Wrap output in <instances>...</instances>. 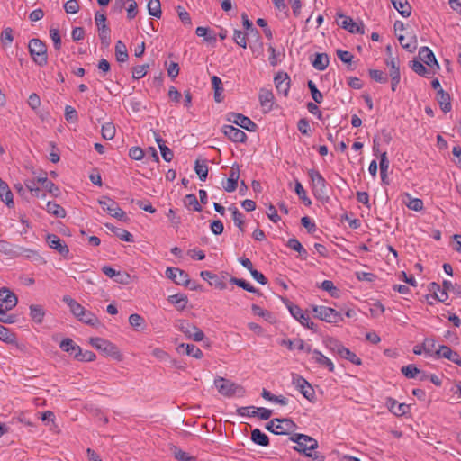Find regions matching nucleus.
I'll return each mask as SVG.
<instances>
[{
    "instance_id": "46",
    "label": "nucleus",
    "mask_w": 461,
    "mask_h": 461,
    "mask_svg": "<svg viewBox=\"0 0 461 461\" xmlns=\"http://www.w3.org/2000/svg\"><path fill=\"white\" fill-rule=\"evenodd\" d=\"M180 348H185V353L186 355L188 356H192L197 359H200L203 357V354L202 352V350L194 346V344H181L179 345V347L177 348V350L179 351Z\"/></svg>"
},
{
    "instance_id": "10",
    "label": "nucleus",
    "mask_w": 461,
    "mask_h": 461,
    "mask_svg": "<svg viewBox=\"0 0 461 461\" xmlns=\"http://www.w3.org/2000/svg\"><path fill=\"white\" fill-rule=\"evenodd\" d=\"M284 303L294 319H296L303 326L316 331V325L310 321L309 315L304 313L298 305L294 304L288 299L284 300Z\"/></svg>"
},
{
    "instance_id": "12",
    "label": "nucleus",
    "mask_w": 461,
    "mask_h": 461,
    "mask_svg": "<svg viewBox=\"0 0 461 461\" xmlns=\"http://www.w3.org/2000/svg\"><path fill=\"white\" fill-rule=\"evenodd\" d=\"M166 276L178 285L189 286L191 284L188 274L177 267H167Z\"/></svg>"
},
{
    "instance_id": "48",
    "label": "nucleus",
    "mask_w": 461,
    "mask_h": 461,
    "mask_svg": "<svg viewBox=\"0 0 461 461\" xmlns=\"http://www.w3.org/2000/svg\"><path fill=\"white\" fill-rule=\"evenodd\" d=\"M230 282L233 285H238L239 287L243 288L244 290H246L249 293H255L258 294H261L259 290L256 289L254 286H252L249 283H248L244 279H240L237 277H230Z\"/></svg>"
},
{
    "instance_id": "20",
    "label": "nucleus",
    "mask_w": 461,
    "mask_h": 461,
    "mask_svg": "<svg viewBox=\"0 0 461 461\" xmlns=\"http://www.w3.org/2000/svg\"><path fill=\"white\" fill-rule=\"evenodd\" d=\"M239 178L240 167L238 165H233L231 167L229 178L227 179V183L223 185L225 191L229 193L235 191L237 189Z\"/></svg>"
},
{
    "instance_id": "17",
    "label": "nucleus",
    "mask_w": 461,
    "mask_h": 461,
    "mask_svg": "<svg viewBox=\"0 0 461 461\" xmlns=\"http://www.w3.org/2000/svg\"><path fill=\"white\" fill-rule=\"evenodd\" d=\"M434 355L438 357L448 359L461 366L460 355L456 351L452 350L448 346H440L439 348L434 352Z\"/></svg>"
},
{
    "instance_id": "64",
    "label": "nucleus",
    "mask_w": 461,
    "mask_h": 461,
    "mask_svg": "<svg viewBox=\"0 0 461 461\" xmlns=\"http://www.w3.org/2000/svg\"><path fill=\"white\" fill-rule=\"evenodd\" d=\"M174 456L178 461H196V457L189 456L186 452L174 447Z\"/></svg>"
},
{
    "instance_id": "23",
    "label": "nucleus",
    "mask_w": 461,
    "mask_h": 461,
    "mask_svg": "<svg viewBox=\"0 0 461 461\" xmlns=\"http://www.w3.org/2000/svg\"><path fill=\"white\" fill-rule=\"evenodd\" d=\"M437 100L440 106V109L445 113H448L452 109L450 95L445 92L443 89L438 90Z\"/></svg>"
},
{
    "instance_id": "58",
    "label": "nucleus",
    "mask_w": 461,
    "mask_h": 461,
    "mask_svg": "<svg viewBox=\"0 0 461 461\" xmlns=\"http://www.w3.org/2000/svg\"><path fill=\"white\" fill-rule=\"evenodd\" d=\"M230 210L232 212V220L235 225L241 232H244V215L236 207H230Z\"/></svg>"
},
{
    "instance_id": "9",
    "label": "nucleus",
    "mask_w": 461,
    "mask_h": 461,
    "mask_svg": "<svg viewBox=\"0 0 461 461\" xmlns=\"http://www.w3.org/2000/svg\"><path fill=\"white\" fill-rule=\"evenodd\" d=\"M312 311L316 318L330 323H338L343 321L341 313L330 307L313 306Z\"/></svg>"
},
{
    "instance_id": "11",
    "label": "nucleus",
    "mask_w": 461,
    "mask_h": 461,
    "mask_svg": "<svg viewBox=\"0 0 461 461\" xmlns=\"http://www.w3.org/2000/svg\"><path fill=\"white\" fill-rule=\"evenodd\" d=\"M293 384L310 402L315 399V391L308 381L299 375H293Z\"/></svg>"
},
{
    "instance_id": "29",
    "label": "nucleus",
    "mask_w": 461,
    "mask_h": 461,
    "mask_svg": "<svg viewBox=\"0 0 461 461\" xmlns=\"http://www.w3.org/2000/svg\"><path fill=\"white\" fill-rule=\"evenodd\" d=\"M63 302L69 307L70 312L77 319L84 312L85 308L69 295H65Z\"/></svg>"
},
{
    "instance_id": "8",
    "label": "nucleus",
    "mask_w": 461,
    "mask_h": 461,
    "mask_svg": "<svg viewBox=\"0 0 461 461\" xmlns=\"http://www.w3.org/2000/svg\"><path fill=\"white\" fill-rule=\"evenodd\" d=\"M176 327L183 332L187 339H193L194 341L199 342L204 339L203 331L188 321H179Z\"/></svg>"
},
{
    "instance_id": "40",
    "label": "nucleus",
    "mask_w": 461,
    "mask_h": 461,
    "mask_svg": "<svg viewBox=\"0 0 461 461\" xmlns=\"http://www.w3.org/2000/svg\"><path fill=\"white\" fill-rule=\"evenodd\" d=\"M251 440L259 446L267 447L269 445L268 437L263 433L259 429H255L251 431Z\"/></svg>"
},
{
    "instance_id": "57",
    "label": "nucleus",
    "mask_w": 461,
    "mask_h": 461,
    "mask_svg": "<svg viewBox=\"0 0 461 461\" xmlns=\"http://www.w3.org/2000/svg\"><path fill=\"white\" fill-rule=\"evenodd\" d=\"M339 357L350 361L352 364L357 366H360L362 364L361 359L346 347L344 349H342V351H340Z\"/></svg>"
},
{
    "instance_id": "47",
    "label": "nucleus",
    "mask_w": 461,
    "mask_h": 461,
    "mask_svg": "<svg viewBox=\"0 0 461 461\" xmlns=\"http://www.w3.org/2000/svg\"><path fill=\"white\" fill-rule=\"evenodd\" d=\"M212 87L214 89V99H215V101L217 103L221 102V100H222L221 93L223 92L221 79L219 77H217V76H213L212 77Z\"/></svg>"
},
{
    "instance_id": "38",
    "label": "nucleus",
    "mask_w": 461,
    "mask_h": 461,
    "mask_svg": "<svg viewBox=\"0 0 461 461\" xmlns=\"http://www.w3.org/2000/svg\"><path fill=\"white\" fill-rule=\"evenodd\" d=\"M393 7L403 16L409 17L411 14V7L407 0H391Z\"/></svg>"
},
{
    "instance_id": "55",
    "label": "nucleus",
    "mask_w": 461,
    "mask_h": 461,
    "mask_svg": "<svg viewBox=\"0 0 461 461\" xmlns=\"http://www.w3.org/2000/svg\"><path fill=\"white\" fill-rule=\"evenodd\" d=\"M194 170H195V173L198 175L200 180L205 181V179L207 178V175H208V166L206 164V161L203 160V161L200 162V160L197 159L195 161Z\"/></svg>"
},
{
    "instance_id": "7",
    "label": "nucleus",
    "mask_w": 461,
    "mask_h": 461,
    "mask_svg": "<svg viewBox=\"0 0 461 461\" xmlns=\"http://www.w3.org/2000/svg\"><path fill=\"white\" fill-rule=\"evenodd\" d=\"M308 176L312 181L313 194L316 198L323 199L327 195V183L318 170H308Z\"/></svg>"
},
{
    "instance_id": "50",
    "label": "nucleus",
    "mask_w": 461,
    "mask_h": 461,
    "mask_svg": "<svg viewBox=\"0 0 461 461\" xmlns=\"http://www.w3.org/2000/svg\"><path fill=\"white\" fill-rule=\"evenodd\" d=\"M149 14L156 18H160L162 15L160 0H149L148 3Z\"/></svg>"
},
{
    "instance_id": "37",
    "label": "nucleus",
    "mask_w": 461,
    "mask_h": 461,
    "mask_svg": "<svg viewBox=\"0 0 461 461\" xmlns=\"http://www.w3.org/2000/svg\"><path fill=\"white\" fill-rule=\"evenodd\" d=\"M77 320L92 327H97L100 324V321L96 315L86 309L84 310V312L79 316Z\"/></svg>"
},
{
    "instance_id": "43",
    "label": "nucleus",
    "mask_w": 461,
    "mask_h": 461,
    "mask_svg": "<svg viewBox=\"0 0 461 461\" xmlns=\"http://www.w3.org/2000/svg\"><path fill=\"white\" fill-rule=\"evenodd\" d=\"M129 323L137 331L144 330L146 328L144 318L138 313L130 315Z\"/></svg>"
},
{
    "instance_id": "39",
    "label": "nucleus",
    "mask_w": 461,
    "mask_h": 461,
    "mask_svg": "<svg viewBox=\"0 0 461 461\" xmlns=\"http://www.w3.org/2000/svg\"><path fill=\"white\" fill-rule=\"evenodd\" d=\"M115 57L120 63L126 62L129 59L126 45L120 40L115 44Z\"/></svg>"
},
{
    "instance_id": "18",
    "label": "nucleus",
    "mask_w": 461,
    "mask_h": 461,
    "mask_svg": "<svg viewBox=\"0 0 461 461\" xmlns=\"http://www.w3.org/2000/svg\"><path fill=\"white\" fill-rule=\"evenodd\" d=\"M223 133L232 141L234 142H245L247 140V134L232 126V125H225L222 129Z\"/></svg>"
},
{
    "instance_id": "59",
    "label": "nucleus",
    "mask_w": 461,
    "mask_h": 461,
    "mask_svg": "<svg viewBox=\"0 0 461 461\" xmlns=\"http://www.w3.org/2000/svg\"><path fill=\"white\" fill-rule=\"evenodd\" d=\"M294 191H295L296 194L299 196V198L302 200V202L306 206H309L312 204V201L307 197L306 192L303 189L302 184L297 180L295 181Z\"/></svg>"
},
{
    "instance_id": "51",
    "label": "nucleus",
    "mask_w": 461,
    "mask_h": 461,
    "mask_svg": "<svg viewBox=\"0 0 461 461\" xmlns=\"http://www.w3.org/2000/svg\"><path fill=\"white\" fill-rule=\"evenodd\" d=\"M98 30V35L101 43L104 47L107 48L111 44V30L107 25H103Z\"/></svg>"
},
{
    "instance_id": "3",
    "label": "nucleus",
    "mask_w": 461,
    "mask_h": 461,
    "mask_svg": "<svg viewBox=\"0 0 461 461\" xmlns=\"http://www.w3.org/2000/svg\"><path fill=\"white\" fill-rule=\"evenodd\" d=\"M29 52L33 61L40 67L48 63V52L46 44L40 39L34 38L29 41Z\"/></svg>"
},
{
    "instance_id": "2",
    "label": "nucleus",
    "mask_w": 461,
    "mask_h": 461,
    "mask_svg": "<svg viewBox=\"0 0 461 461\" xmlns=\"http://www.w3.org/2000/svg\"><path fill=\"white\" fill-rule=\"evenodd\" d=\"M214 385L216 386L220 394L225 397H242L245 395V388L229 379L221 376H217L214 379Z\"/></svg>"
},
{
    "instance_id": "56",
    "label": "nucleus",
    "mask_w": 461,
    "mask_h": 461,
    "mask_svg": "<svg viewBox=\"0 0 461 461\" xmlns=\"http://www.w3.org/2000/svg\"><path fill=\"white\" fill-rule=\"evenodd\" d=\"M326 347L332 352L340 355V351L344 349V346L337 339L333 338H328L324 340Z\"/></svg>"
},
{
    "instance_id": "44",
    "label": "nucleus",
    "mask_w": 461,
    "mask_h": 461,
    "mask_svg": "<svg viewBox=\"0 0 461 461\" xmlns=\"http://www.w3.org/2000/svg\"><path fill=\"white\" fill-rule=\"evenodd\" d=\"M46 211L57 218H64L66 216L65 209L54 202H48Z\"/></svg>"
},
{
    "instance_id": "26",
    "label": "nucleus",
    "mask_w": 461,
    "mask_h": 461,
    "mask_svg": "<svg viewBox=\"0 0 461 461\" xmlns=\"http://www.w3.org/2000/svg\"><path fill=\"white\" fill-rule=\"evenodd\" d=\"M259 102L262 107L266 108L267 111H270L274 104V95L271 90L260 89L258 95Z\"/></svg>"
},
{
    "instance_id": "27",
    "label": "nucleus",
    "mask_w": 461,
    "mask_h": 461,
    "mask_svg": "<svg viewBox=\"0 0 461 461\" xmlns=\"http://www.w3.org/2000/svg\"><path fill=\"white\" fill-rule=\"evenodd\" d=\"M398 41L401 46L409 52H413L417 49V40L414 35H398Z\"/></svg>"
},
{
    "instance_id": "21",
    "label": "nucleus",
    "mask_w": 461,
    "mask_h": 461,
    "mask_svg": "<svg viewBox=\"0 0 461 461\" xmlns=\"http://www.w3.org/2000/svg\"><path fill=\"white\" fill-rule=\"evenodd\" d=\"M200 276L203 280L208 281L211 285H214L220 290H224L227 287L225 282H223L222 279H221L216 274H213L211 271H202L200 273Z\"/></svg>"
},
{
    "instance_id": "30",
    "label": "nucleus",
    "mask_w": 461,
    "mask_h": 461,
    "mask_svg": "<svg viewBox=\"0 0 461 461\" xmlns=\"http://www.w3.org/2000/svg\"><path fill=\"white\" fill-rule=\"evenodd\" d=\"M59 347L65 352L74 355L75 358L76 356L81 353V348L78 345H77L71 339L68 338L64 339L60 342Z\"/></svg>"
},
{
    "instance_id": "53",
    "label": "nucleus",
    "mask_w": 461,
    "mask_h": 461,
    "mask_svg": "<svg viewBox=\"0 0 461 461\" xmlns=\"http://www.w3.org/2000/svg\"><path fill=\"white\" fill-rule=\"evenodd\" d=\"M417 59L430 67L432 62V50L429 47L420 48Z\"/></svg>"
},
{
    "instance_id": "34",
    "label": "nucleus",
    "mask_w": 461,
    "mask_h": 461,
    "mask_svg": "<svg viewBox=\"0 0 461 461\" xmlns=\"http://www.w3.org/2000/svg\"><path fill=\"white\" fill-rule=\"evenodd\" d=\"M0 199L9 207H14L13 194L5 182L0 184Z\"/></svg>"
},
{
    "instance_id": "52",
    "label": "nucleus",
    "mask_w": 461,
    "mask_h": 461,
    "mask_svg": "<svg viewBox=\"0 0 461 461\" xmlns=\"http://www.w3.org/2000/svg\"><path fill=\"white\" fill-rule=\"evenodd\" d=\"M388 168H389V160L387 158L386 152H384L381 154V157H380V175H381L382 182L384 184H388V182L386 181Z\"/></svg>"
},
{
    "instance_id": "14",
    "label": "nucleus",
    "mask_w": 461,
    "mask_h": 461,
    "mask_svg": "<svg viewBox=\"0 0 461 461\" xmlns=\"http://www.w3.org/2000/svg\"><path fill=\"white\" fill-rule=\"evenodd\" d=\"M228 121L235 123L242 129H245L249 131H255L258 128L257 124L250 120L249 117L236 113H230L228 114Z\"/></svg>"
},
{
    "instance_id": "42",
    "label": "nucleus",
    "mask_w": 461,
    "mask_h": 461,
    "mask_svg": "<svg viewBox=\"0 0 461 461\" xmlns=\"http://www.w3.org/2000/svg\"><path fill=\"white\" fill-rule=\"evenodd\" d=\"M17 249H18V252H19L18 253V257L24 256L25 258H30V259L34 260V261L44 262L43 258L39 254V252L34 250V249H26V248H23V247H21V246H18Z\"/></svg>"
},
{
    "instance_id": "6",
    "label": "nucleus",
    "mask_w": 461,
    "mask_h": 461,
    "mask_svg": "<svg viewBox=\"0 0 461 461\" xmlns=\"http://www.w3.org/2000/svg\"><path fill=\"white\" fill-rule=\"evenodd\" d=\"M98 203L102 206L103 210L112 217H114L123 222L129 221L125 212L122 210L118 203L110 197L103 196L101 199H99Z\"/></svg>"
},
{
    "instance_id": "4",
    "label": "nucleus",
    "mask_w": 461,
    "mask_h": 461,
    "mask_svg": "<svg viewBox=\"0 0 461 461\" xmlns=\"http://www.w3.org/2000/svg\"><path fill=\"white\" fill-rule=\"evenodd\" d=\"M296 424L287 418L273 419L266 426V429L276 435H288L294 430Z\"/></svg>"
},
{
    "instance_id": "41",
    "label": "nucleus",
    "mask_w": 461,
    "mask_h": 461,
    "mask_svg": "<svg viewBox=\"0 0 461 461\" xmlns=\"http://www.w3.org/2000/svg\"><path fill=\"white\" fill-rule=\"evenodd\" d=\"M167 300L174 304L177 310H184L188 303L187 296L183 294L170 295Z\"/></svg>"
},
{
    "instance_id": "35",
    "label": "nucleus",
    "mask_w": 461,
    "mask_h": 461,
    "mask_svg": "<svg viewBox=\"0 0 461 461\" xmlns=\"http://www.w3.org/2000/svg\"><path fill=\"white\" fill-rule=\"evenodd\" d=\"M411 68L420 76L429 78L430 69L425 67V63L420 62L419 59H414L410 62Z\"/></svg>"
},
{
    "instance_id": "54",
    "label": "nucleus",
    "mask_w": 461,
    "mask_h": 461,
    "mask_svg": "<svg viewBox=\"0 0 461 461\" xmlns=\"http://www.w3.org/2000/svg\"><path fill=\"white\" fill-rule=\"evenodd\" d=\"M0 339L5 343L14 344L16 341V335L8 328L0 325Z\"/></svg>"
},
{
    "instance_id": "61",
    "label": "nucleus",
    "mask_w": 461,
    "mask_h": 461,
    "mask_svg": "<svg viewBox=\"0 0 461 461\" xmlns=\"http://www.w3.org/2000/svg\"><path fill=\"white\" fill-rule=\"evenodd\" d=\"M272 415V411L260 407V408H255L254 411H251V414H249L250 417H258L260 420H268Z\"/></svg>"
},
{
    "instance_id": "45",
    "label": "nucleus",
    "mask_w": 461,
    "mask_h": 461,
    "mask_svg": "<svg viewBox=\"0 0 461 461\" xmlns=\"http://www.w3.org/2000/svg\"><path fill=\"white\" fill-rule=\"evenodd\" d=\"M286 245L291 249L298 252L302 259H306L307 251L297 239H289Z\"/></svg>"
},
{
    "instance_id": "13",
    "label": "nucleus",
    "mask_w": 461,
    "mask_h": 461,
    "mask_svg": "<svg viewBox=\"0 0 461 461\" xmlns=\"http://www.w3.org/2000/svg\"><path fill=\"white\" fill-rule=\"evenodd\" d=\"M17 303V296L9 288L2 287L0 289V303L3 304V314L15 307Z\"/></svg>"
},
{
    "instance_id": "22",
    "label": "nucleus",
    "mask_w": 461,
    "mask_h": 461,
    "mask_svg": "<svg viewBox=\"0 0 461 461\" xmlns=\"http://www.w3.org/2000/svg\"><path fill=\"white\" fill-rule=\"evenodd\" d=\"M386 64L391 68L390 77L392 78V90L394 92L401 78L400 68L395 58H392L390 60L386 61Z\"/></svg>"
},
{
    "instance_id": "24",
    "label": "nucleus",
    "mask_w": 461,
    "mask_h": 461,
    "mask_svg": "<svg viewBox=\"0 0 461 461\" xmlns=\"http://www.w3.org/2000/svg\"><path fill=\"white\" fill-rule=\"evenodd\" d=\"M312 360L323 366H326L330 372H334L335 366L332 361L325 357L321 351L318 349L312 350Z\"/></svg>"
},
{
    "instance_id": "15",
    "label": "nucleus",
    "mask_w": 461,
    "mask_h": 461,
    "mask_svg": "<svg viewBox=\"0 0 461 461\" xmlns=\"http://www.w3.org/2000/svg\"><path fill=\"white\" fill-rule=\"evenodd\" d=\"M339 18L342 19L341 22H339V26L343 29L348 31L350 33H356V34H364L365 33V26L363 23H357L353 21L352 18L348 16H345L343 14H338Z\"/></svg>"
},
{
    "instance_id": "63",
    "label": "nucleus",
    "mask_w": 461,
    "mask_h": 461,
    "mask_svg": "<svg viewBox=\"0 0 461 461\" xmlns=\"http://www.w3.org/2000/svg\"><path fill=\"white\" fill-rule=\"evenodd\" d=\"M307 86H308V88H309V90L311 92L312 99L315 101V103L321 104L322 102L323 95L317 89V87H316L315 84L313 83V81L309 80L308 83H307Z\"/></svg>"
},
{
    "instance_id": "28",
    "label": "nucleus",
    "mask_w": 461,
    "mask_h": 461,
    "mask_svg": "<svg viewBox=\"0 0 461 461\" xmlns=\"http://www.w3.org/2000/svg\"><path fill=\"white\" fill-rule=\"evenodd\" d=\"M281 345L286 346L288 349L293 350L294 348H296L299 350L305 351L307 353L312 352V347L310 345H307L304 343V341L301 339H295L294 341H292L290 339H284L281 342Z\"/></svg>"
},
{
    "instance_id": "33",
    "label": "nucleus",
    "mask_w": 461,
    "mask_h": 461,
    "mask_svg": "<svg viewBox=\"0 0 461 461\" xmlns=\"http://www.w3.org/2000/svg\"><path fill=\"white\" fill-rule=\"evenodd\" d=\"M329 62V57L326 53H316L312 64L315 69L322 71L327 68Z\"/></svg>"
},
{
    "instance_id": "49",
    "label": "nucleus",
    "mask_w": 461,
    "mask_h": 461,
    "mask_svg": "<svg viewBox=\"0 0 461 461\" xmlns=\"http://www.w3.org/2000/svg\"><path fill=\"white\" fill-rule=\"evenodd\" d=\"M184 204L187 208H192L195 212H202V206L200 205L195 194H186L184 198Z\"/></svg>"
},
{
    "instance_id": "62",
    "label": "nucleus",
    "mask_w": 461,
    "mask_h": 461,
    "mask_svg": "<svg viewBox=\"0 0 461 461\" xmlns=\"http://www.w3.org/2000/svg\"><path fill=\"white\" fill-rule=\"evenodd\" d=\"M401 372L407 378H415L421 371L414 365H408L402 367Z\"/></svg>"
},
{
    "instance_id": "19",
    "label": "nucleus",
    "mask_w": 461,
    "mask_h": 461,
    "mask_svg": "<svg viewBox=\"0 0 461 461\" xmlns=\"http://www.w3.org/2000/svg\"><path fill=\"white\" fill-rule=\"evenodd\" d=\"M276 88L279 94L287 95L290 88V78L286 73L279 72L275 77Z\"/></svg>"
},
{
    "instance_id": "60",
    "label": "nucleus",
    "mask_w": 461,
    "mask_h": 461,
    "mask_svg": "<svg viewBox=\"0 0 461 461\" xmlns=\"http://www.w3.org/2000/svg\"><path fill=\"white\" fill-rule=\"evenodd\" d=\"M102 136L105 140H113L115 135V126L112 122H107L102 126Z\"/></svg>"
},
{
    "instance_id": "25",
    "label": "nucleus",
    "mask_w": 461,
    "mask_h": 461,
    "mask_svg": "<svg viewBox=\"0 0 461 461\" xmlns=\"http://www.w3.org/2000/svg\"><path fill=\"white\" fill-rule=\"evenodd\" d=\"M155 140L160 149L163 159L167 162H170L174 158L173 151L165 145L163 139L156 132L153 131Z\"/></svg>"
},
{
    "instance_id": "31",
    "label": "nucleus",
    "mask_w": 461,
    "mask_h": 461,
    "mask_svg": "<svg viewBox=\"0 0 461 461\" xmlns=\"http://www.w3.org/2000/svg\"><path fill=\"white\" fill-rule=\"evenodd\" d=\"M37 183L41 184L42 187L47 190L50 194H51L53 196L57 197L59 195V187L46 176H39L37 178Z\"/></svg>"
},
{
    "instance_id": "32",
    "label": "nucleus",
    "mask_w": 461,
    "mask_h": 461,
    "mask_svg": "<svg viewBox=\"0 0 461 461\" xmlns=\"http://www.w3.org/2000/svg\"><path fill=\"white\" fill-rule=\"evenodd\" d=\"M45 316V310L44 308L40 304H31L30 305V317L32 320L41 324L43 321Z\"/></svg>"
},
{
    "instance_id": "16",
    "label": "nucleus",
    "mask_w": 461,
    "mask_h": 461,
    "mask_svg": "<svg viewBox=\"0 0 461 461\" xmlns=\"http://www.w3.org/2000/svg\"><path fill=\"white\" fill-rule=\"evenodd\" d=\"M46 241L50 248L56 249L60 255L65 257L69 253L67 244L56 234H48Z\"/></svg>"
},
{
    "instance_id": "1",
    "label": "nucleus",
    "mask_w": 461,
    "mask_h": 461,
    "mask_svg": "<svg viewBox=\"0 0 461 461\" xmlns=\"http://www.w3.org/2000/svg\"><path fill=\"white\" fill-rule=\"evenodd\" d=\"M290 439L297 444L294 447L297 452L303 453L307 457L313 460L324 461L325 457L323 455L318 452H311L318 447V441L315 438L304 434H294Z\"/></svg>"
},
{
    "instance_id": "5",
    "label": "nucleus",
    "mask_w": 461,
    "mask_h": 461,
    "mask_svg": "<svg viewBox=\"0 0 461 461\" xmlns=\"http://www.w3.org/2000/svg\"><path fill=\"white\" fill-rule=\"evenodd\" d=\"M89 343L106 356H110L119 361L122 358L118 348L107 339L102 338H90Z\"/></svg>"
},
{
    "instance_id": "36",
    "label": "nucleus",
    "mask_w": 461,
    "mask_h": 461,
    "mask_svg": "<svg viewBox=\"0 0 461 461\" xmlns=\"http://www.w3.org/2000/svg\"><path fill=\"white\" fill-rule=\"evenodd\" d=\"M18 246L13 245L7 240H0V252L10 257V258H17L18 257Z\"/></svg>"
}]
</instances>
